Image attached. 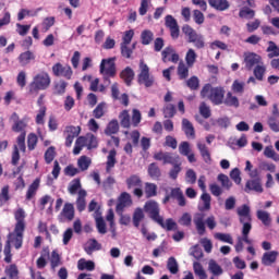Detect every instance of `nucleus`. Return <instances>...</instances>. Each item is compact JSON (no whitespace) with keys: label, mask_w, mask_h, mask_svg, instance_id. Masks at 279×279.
Listing matches in <instances>:
<instances>
[{"label":"nucleus","mask_w":279,"mask_h":279,"mask_svg":"<svg viewBox=\"0 0 279 279\" xmlns=\"http://www.w3.org/2000/svg\"><path fill=\"white\" fill-rule=\"evenodd\" d=\"M14 230L10 232L8 235L7 244H4L3 254H4V263H12V254H11V243H13L15 248H21L23 246V238L26 228V213L23 208H17L14 210Z\"/></svg>","instance_id":"1"},{"label":"nucleus","mask_w":279,"mask_h":279,"mask_svg":"<svg viewBox=\"0 0 279 279\" xmlns=\"http://www.w3.org/2000/svg\"><path fill=\"white\" fill-rule=\"evenodd\" d=\"M192 221L195 225L197 234L204 236L206 234L205 215L202 213H196L193 219L189 213H184L181 219H179V223L187 228L192 226Z\"/></svg>","instance_id":"2"},{"label":"nucleus","mask_w":279,"mask_h":279,"mask_svg":"<svg viewBox=\"0 0 279 279\" xmlns=\"http://www.w3.org/2000/svg\"><path fill=\"white\" fill-rule=\"evenodd\" d=\"M225 88L222 86L213 87L211 84H206L201 90L202 98H208L215 106L223 104Z\"/></svg>","instance_id":"3"},{"label":"nucleus","mask_w":279,"mask_h":279,"mask_svg":"<svg viewBox=\"0 0 279 279\" xmlns=\"http://www.w3.org/2000/svg\"><path fill=\"white\" fill-rule=\"evenodd\" d=\"M51 82L48 72H39L33 77L32 83L28 85V95H38V92L48 89Z\"/></svg>","instance_id":"4"},{"label":"nucleus","mask_w":279,"mask_h":279,"mask_svg":"<svg viewBox=\"0 0 279 279\" xmlns=\"http://www.w3.org/2000/svg\"><path fill=\"white\" fill-rule=\"evenodd\" d=\"M236 214L239 216V222L243 225L242 228V235H248L252 232L253 225H252V215L248 205H242L238 207Z\"/></svg>","instance_id":"5"},{"label":"nucleus","mask_w":279,"mask_h":279,"mask_svg":"<svg viewBox=\"0 0 279 279\" xmlns=\"http://www.w3.org/2000/svg\"><path fill=\"white\" fill-rule=\"evenodd\" d=\"M182 33L187 36L189 44L194 45L196 49H205L206 41L205 37L197 33V31H194L192 26L184 25L182 26Z\"/></svg>","instance_id":"6"},{"label":"nucleus","mask_w":279,"mask_h":279,"mask_svg":"<svg viewBox=\"0 0 279 279\" xmlns=\"http://www.w3.org/2000/svg\"><path fill=\"white\" fill-rule=\"evenodd\" d=\"M137 74V84L145 85L146 88H150L154 85V76L150 74V68L146 64L144 59L140 61Z\"/></svg>","instance_id":"7"},{"label":"nucleus","mask_w":279,"mask_h":279,"mask_svg":"<svg viewBox=\"0 0 279 279\" xmlns=\"http://www.w3.org/2000/svg\"><path fill=\"white\" fill-rule=\"evenodd\" d=\"M116 58H109V59H104L100 62L99 65V72L100 74L104 75V81L107 84H110V78L109 77H114L117 70H116Z\"/></svg>","instance_id":"8"},{"label":"nucleus","mask_w":279,"mask_h":279,"mask_svg":"<svg viewBox=\"0 0 279 279\" xmlns=\"http://www.w3.org/2000/svg\"><path fill=\"white\" fill-rule=\"evenodd\" d=\"M153 159L155 161H160L162 165H177L181 161L180 155L163 150L155 153Z\"/></svg>","instance_id":"9"},{"label":"nucleus","mask_w":279,"mask_h":279,"mask_svg":"<svg viewBox=\"0 0 279 279\" xmlns=\"http://www.w3.org/2000/svg\"><path fill=\"white\" fill-rule=\"evenodd\" d=\"M52 75L63 77L64 80H72L73 71L71 65H62L60 62L52 65Z\"/></svg>","instance_id":"10"},{"label":"nucleus","mask_w":279,"mask_h":279,"mask_svg":"<svg viewBox=\"0 0 279 279\" xmlns=\"http://www.w3.org/2000/svg\"><path fill=\"white\" fill-rule=\"evenodd\" d=\"M243 58L246 71H252L256 65H260L262 57L255 52L246 51Z\"/></svg>","instance_id":"11"},{"label":"nucleus","mask_w":279,"mask_h":279,"mask_svg":"<svg viewBox=\"0 0 279 279\" xmlns=\"http://www.w3.org/2000/svg\"><path fill=\"white\" fill-rule=\"evenodd\" d=\"M144 208L153 221L162 218V216H159L160 209L156 201H147Z\"/></svg>","instance_id":"12"},{"label":"nucleus","mask_w":279,"mask_h":279,"mask_svg":"<svg viewBox=\"0 0 279 279\" xmlns=\"http://www.w3.org/2000/svg\"><path fill=\"white\" fill-rule=\"evenodd\" d=\"M161 60L163 63L172 62L174 64L180 61V56L175 52L173 46H167L163 51H161Z\"/></svg>","instance_id":"13"},{"label":"nucleus","mask_w":279,"mask_h":279,"mask_svg":"<svg viewBox=\"0 0 279 279\" xmlns=\"http://www.w3.org/2000/svg\"><path fill=\"white\" fill-rule=\"evenodd\" d=\"M74 205L72 203H66L63 205L61 214H59L58 219L61 222H71L74 219Z\"/></svg>","instance_id":"14"},{"label":"nucleus","mask_w":279,"mask_h":279,"mask_svg":"<svg viewBox=\"0 0 279 279\" xmlns=\"http://www.w3.org/2000/svg\"><path fill=\"white\" fill-rule=\"evenodd\" d=\"M166 27L170 29V35L172 39H178L180 37V26L177 23L174 16L167 15L165 17Z\"/></svg>","instance_id":"15"},{"label":"nucleus","mask_w":279,"mask_h":279,"mask_svg":"<svg viewBox=\"0 0 279 279\" xmlns=\"http://www.w3.org/2000/svg\"><path fill=\"white\" fill-rule=\"evenodd\" d=\"M12 120H13V126H12V131L14 133H21V134H26V122L25 120H20V117L16 112H13L12 114Z\"/></svg>","instance_id":"16"},{"label":"nucleus","mask_w":279,"mask_h":279,"mask_svg":"<svg viewBox=\"0 0 279 279\" xmlns=\"http://www.w3.org/2000/svg\"><path fill=\"white\" fill-rule=\"evenodd\" d=\"M81 133V128L80 126H68L66 128V140L64 141V145L68 148H71L73 145V141L75 137H78Z\"/></svg>","instance_id":"17"},{"label":"nucleus","mask_w":279,"mask_h":279,"mask_svg":"<svg viewBox=\"0 0 279 279\" xmlns=\"http://www.w3.org/2000/svg\"><path fill=\"white\" fill-rule=\"evenodd\" d=\"M244 191H245V193H250L252 191H254L256 193H263V186H262L260 178L252 179V180L246 181Z\"/></svg>","instance_id":"18"},{"label":"nucleus","mask_w":279,"mask_h":279,"mask_svg":"<svg viewBox=\"0 0 279 279\" xmlns=\"http://www.w3.org/2000/svg\"><path fill=\"white\" fill-rule=\"evenodd\" d=\"M154 222L158 223L160 228H163L167 232L175 231L178 229V225L172 218H169L165 221L163 217H161L157 220H154Z\"/></svg>","instance_id":"19"},{"label":"nucleus","mask_w":279,"mask_h":279,"mask_svg":"<svg viewBox=\"0 0 279 279\" xmlns=\"http://www.w3.org/2000/svg\"><path fill=\"white\" fill-rule=\"evenodd\" d=\"M278 256V251L266 252L262 256V264L266 267L271 266L274 263L277 262Z\"/></svg>","instance_id":"20"},{"label":"nucleus","mask_w":279,"mask_h":279,"mask_svg":"<svg viewBox=\"0 0 279 279\" xmlns=\"http://www.w3.org/2000/svg\"><path fill=\"white\" fill-rule=\"evenodd\" d=\"M21 66H26L31 64L32 61L36 60V56L33 51H24L17 58Z\"/></svg>","instance_id":"21"},{"label":"nucleus","mask_w":279,"mask_h":279,"mask_svg":"<svg viewBox=\"0 0 279 279\" xmlns=\"http://www.w3.org/2000/svg\"><path fill=\"white\" fill-rule=\"evenodd\" d=\"M209 7L217 11H226L230 9V2L228 0H208Z\"/></svg>","instance_id":"22"},{"label":"nucleus","mask_w":279,"mask_h":279,"mask_svg":"<svg viewBox=\"0 0 279 279\" xmlns=\"http://www.w3.org/2000/svg\"><path fill=\"white\" fill-rule=\"evenodd\" d=\"M147 173L148 177L151 178L153 180H159L161 179L162 175L161 169L159 168L157 162H151L148 165Z\"/></svg>","instance_id":"23"},{"label":"nucleus","mask_w":279,"mask_h":279,"mask_svg":"<svg viewBox=\"0 0 279 279\" xmlns=\"http://www.w3.org/2000/svg\"><path fill=\"white\" fill-rule=\"evenodd\" d=\"M87 195H88V193L86 192V190L78 191V196L76 197L75 204H76V209L80 213H83L86 208V196Z\"/></svg>","instance_id":"24"},{"label":"nucleus","mask_w":279,"mask_h":279,"mask_svg":"<svg viewBox=\"0 0 279 279\" xmlns=\"http://www.w3.org/2000/svg\"><path fill=\"white\" fill-rule=\"evenodd\" d=\"M134 76H135V73L133 69L130 66H126V69H124L120 74L121 80H123L124 84H126L128 86L132 85Z\"/></svg>","instance_id":"25"},{"label":"nucleus","mask_w":279,"mask_h":279,"mask_svg":"<svg viewBox=\"0 0 279 279\" xmlns=\"http://www.w3.org/2000/svg\"><path fill=\"white\" fill-rule=\"evenodd\" d=\"M38 189H40V179L34 180L33 183L28 185L26 201L33 199L37 194Z\"/></svg>","instance_id":"26"},{"label":"nucleus","mask_w":279,"mask_h":279,"mask_svg":"<svg viewBox=\"0 0 279 279\" xmlns=\"http://www.w3.org/2000/svg\"><path fill=\"white\" fill-rule=\"evenodd\" d=\"M182 130L187 138H195V129L190 120H182Z\"/></svg>","instance_id":"27"},{"label":"nucleus","mask_w":279,"mask_h":279,"mask_svg":"<svg viewBox=\"0 0 279 279\" xmlns=\"http://www.w3.org/2000/svg\"><path fill=\"white\" fill-rule=\"evenodd\" d=\"M116 165H117V150L112 149L109 151V155H107L106 172L109 173L114 168Z\"/></svg>","instance_id":"28"},{"label":"nucleus","mask_w":279,"mask_h":279,"mask_svg":"<svg viewBox=\"0 0 279 279\" xmlns=\"http://www.w3.org/2000/svg\"><path fill=\"white\" fill-rule=\"evenodd\" d=\"M208 270L211 272L215 277H220L223 274V269L221 265H218V263L215 259H210L208 263Z\"/></svg>","instance_id":"29"},{"label":"nucleus","mask_w":279,"mask_h":279,"mask_svg":"<svg viewBox=\"0 0 279 279\" xmlns=\"http://www.w3.org/2000/svg\"><path fill=\"white\" fill-rule=\"evenodd\" d=\"M102 245L96 239L88 240V245L85 246V253L92 255L96 251H101Z\"/></svg>","instance_id":"30"},{"label":"nucleus","mask_w":279,"mask_h":279,"mask_svg":"<svg viewBox=\"0 0 279 279\" xmlns=\"http://www.w3.org/2000/svg\"><path fill=\"white\" fill-rule=\"evenodd\" d=\"M66 87H68V82L64 80L58 81L57 83H54L53 86V94L57 96H62L65 94L66 92Z\"/></svg>","instance_id":"31"},{"label":"nucleus","mask_w":279,"mask_h":279,"mask_svg":"<svg viewBox=\"0 0 279 279\" xmlns=\"http://www.w3.org/2000/svg\"><path fill=\"white\" fill-rule=\"evenodd\" d=\"M11 201L10 185H4L0 193V208Z\"/></svg>","instance_id":"32"},{"label":"nucleus","mask_w":279,"mask_h":279,"mask_svg":"<svg viewBox=\"0 0 279 279\" xmlns=\"http://www.w3.org/2000/svg\"><path fill=\"white\" fill-rule=\"evenodd\" d=\"M120 131V125H119V121L118 120H111L109 122V124H107L106 130H105V134L107 136H110L112 134H117Z\"/></svg>","instance_id":"33"},{"label":"nucleus","mask_w":279,"mask_h":279,"mask_svg":"<svg viewBox=\"0 0 279 279\" xmlns=\"http://www.w3.org/2000/svg\"><path fill=\"white\" fill-rule=\"evenodd\" d=\"M128 189L143 187V180L140 175H130L126 180Z\"/></svg>","instance_id":"34"},{"label":"nucleus","mask_w":279,"mask_h":279,"mask_svg":"<svg viewBox=\"0 0 279 279\" xmlns=\"http://www.w3.org/2000/svg\"><path fill=\"white\" fill-rule=\"evenodd\" d=\"M197 149H199L204 162L208 163L211 161L210 150H208V147L205 144L197 143Z\"/></svg>","instance_id":"35"},{"label":"nucleus","mask_w":279,"mask_h":279,"mask_svg":"<svg viewBox=\"0 0 279 279\" xmlns=\"http://www.w3.org/2000/svg\"><path fill=\"white\" fill-rule=\"evenodd\" d=\"M256 217L258 220L262 221L264 226L269 227L271 225L270 214H268L266 210L258 209L256 213Z\"/></svg>","instance_id":"36"},{"label":"nucleus","mask_w":279,"mask_h":279,"mask_svg":"<svg viewBox=\"0 0 279 279\" xmlns=\"http://www.w3.org/2000/svg\"><path fill=\"white\" fill-rule=\"evenodd\" d=\"M81 187H82L81 180L76 178L73 181H70L68 186V192L70 193V195H75V194H78L81 190H83Z\"/></svg>","instance_id":"37"},{"label":"nucleus","mask_w":279,"mask_h":279,"mask_svg":"<svg viewBox=\"0 0 279 279\" xmlns=\"http://www.w3.org/2000/svg\"><path fill=\"white\" fill-rule=\"evenodd\" d=\"M76 165L78 166V169L81 171H86L89 169L92 165V159L86 155H82L77 160Z\"/></svg>","instance_id":"38"},{"label":"nucleus","mask_w":279,"mask_h":279,"mask_svg":"<svg viewBox=\"0 0 279 279\" xmlns=\"http://www.w3.org/2000/svg\"><path fill=\"white\" fill-rule=\"evenodd\" d=\"M197 53L194 51L193 48H190L189 51L185 53V64H187L189 68H193L195 62L197 61Z\"/></svg>","instance_id":"39"},{"label":"nucleus","mask_w":279,"mask_h":279,"mask_svg":"<svg viewBox=\"0 0 279 279\" xmlns=\"http://www.w3.org/2000/svg\"><path fill=\"white\" fill-rule=\"evenodd\" d=\"M189 69H192V66H189L183 61L179 62L178 71H177L179 80H185L189 77Z\"/></svg>","instance_id":"40"},{"label":"nucleus","mask_w":279,"mask_h":279,"mask_svg":"<svg viewBox=\"0 0 279 279\" xmlns=\"http://www.w3.org/2000/svg\"><path fill=\"white\" fill-rule=\"evenodd\" d=\"M96 265L95 262L93 260H86V259H80L78 260V270L83 271V270H87V271H93L95 270Z\"/></svg>","instance_id":"41"},{"label":"nucleus","mask_w":279,"mask_h":279,"mask_svg":"<svg viewBox=\"0 0 279 279\" xmlns=\"http://www.w3.org/2000/svg\"><path fill=\"white\" fill-rule=\"evenodd\" d=\"M201 199L203 202V206L199 208L201 211H208L211 208V196L210 194L204 192L201 195Z\"/></svg>","instance_id":"42"},{"label":"nucleus","mask_w":279,"mask_h":279,"mask_svg":"<svg viewBox=\"0 0 279 279\" xmlns=\"http://www.w3.org/2000/svg\"><path fill=\"white\" fill-rule=\"evenodd\" d=\"M222 104L228 107L239 108V99L236 96H232L231 92L227 93L226 99H222Z\"/></svg>","instance_id":"43"},{"label":"nucleus","mask_w":279,"mask_h":279,"mask_svg":"<svg viewBox=\"0 0 279 279\" xmlns=\"http://www.w3.org/2000/svg\"><path fill=\"white\" fill-rule=\"evenodd\" d=\"M157 190H158V186L156 184L146 182L145 183L146 198L150 199L151 197H156L157 196Z\"/></svg>","instance_id":"44"},{"label":"nucleus","mask_w":279,"mask_h":279,"mask_svg":"<svg viewBox=\"0 0 279 279\" xmlns=\"http://www.w3.org/2000/svg\"><path fill=\"white\" fill-rule=\"evenodd\" d=\"M154 40V33L149 29H145V31H142V34H141V41H142V45H150Z\"/></svg>","instance_id":"45"},{"label":"nucleus","mask_w":279,"mask_h":279,"mask_svg":"<svg viewBox=\"0 0 279 279\" xmlns=\"http://www.w3.org/2000/svg\"><path fill=\"white\" fill-rule=\"evenodd\" d=\"M145 219L144 210L136 208L133 215V225L135 228H140V223Z\"/></svg>","instance_id":"46"},{"label":"nucleus","mask_w":279,"mask_h":279,"mask_svg":"<svg viewBox=\"0 0 279 279\" xmlns=\"http://www.w3.org/2000/svg\"><path fill=\"white\" fill-rule=\"evenodd\" d=\"M182 171V162L172 163L171 170L168 172V177L172 180H177L178 174Z\"/></svg>","instance_id":"47"},{"label":"nucleus","mask_w":279,"mask_h":279,"mask_svg":"<svg viewBox=\"0 0 279 279\" xmlns=\"http://www.w3.org/2000/svg\"><path fill=\"white\" fill-rule=\"evenodd\" d=\"M167 269L172 275H177L180 271L175 257L171 256L170 258H168V260H167Z\"/></svg>","instance_id":"48"},{"label":"nucleus","mask_w":279,"mask_h":279,"mask_svg":"<svg viewBox=\"0 0 279 279\" xmlns=\"http://www.w3.org/2000/svg\"><path fill=\"white\" fill-rule=\"evenodd\" d=\"M245 172H248V175L251 179H259V170L254 169L253 170V163L250 160L245 161Z\"/></svg>","instance_id":"49"},{"label":"nucleus","mask_w":279,"mask_h":279,"mask_svg":"<svg viewBox=\"0 0 279 279\" xmlns=\"http://www.w3.org/2000/svg\"><path fill=\"white\" fill-rule=\"evenodd\" d=\"M177 113L175 106L173 104H167L163 107V117L165 119H173Z\"/></svg>","instance_id":"50"},{"label":"nucleus","mask_w":279,"mask_h":279,"mask_svg":"<svg viewBox=\"0 0 279 279\" xmlns=\"http://www.w3.org/2000/svg\"><path fill=\"white\" fill-rule=\"evenodd\" d=\"M268 45H269L267 48L268 58L274 59L279 57V47L277 46V44L274 41H268Z\"/></svg>","instance_id":"51"},{"label":"nucleus","mask_w":279,"mask_h":279,"mask_svg":"<svg viewBox=\"0 0 279 279\" xmlns=\"http://www.w3.org/2000/svg\"><path fill=\"white\" fill-rule=\"evenodd\" d=\"M87 149H97L98 138L96 135L88 133L86 134Z\"/></svg>","instance_id":"52"},{"label":"nucleus","mask_w":279,"mask_h":279,"mask_svg":"<svg viewBox=\"0 0 279 279\" xmlns=\"http://www.w3.org/2000/svg\"><path fill=\"white\" fill-rule=\"evenodd\" d=\"M119 119H121V126L123 129L129 130L131 126V121H130V114L128 110H124L121 112V114H119Z\"/></svg>","instance_id":"53"},{"label":"nucleus","mask_w":279,"mask_h":279,"mask_svg":"<svg viewBox=\"0 0 279 279\" xmlns=\"http://www.w3.org/2000/svg\"><path fill=\"white\" fill-rule=\"evenodd\" d=\"M239 16L245 20H253L255 16V11L250 9L248 7H244L239 11Z\"/></svg>","instance_id":"54"},{"label":"nucleus","mask_w":279,"mask_h":279,"mask_svg":"<svg viewBox=\"0 0 279 279\" xmlns=\"http://www.w3.org/2000/svg\"><path fill=\"white\" fill-rule=\"evenodd\" d=\"M44 158L46 165L52 163L53 159L56 158V147L50 146L48 150L45 151Z\"/></svg>","instance_id":"55"},{"label":"nucleus","mask_w":279,"mask_h":279,"mask_svg":"<svg viewBox=\"0 0 279 279\" xmlns=\"http://www.w3.org/2000/svg\"><path fill=\"white\" fill-rule=\"evenodd\" d=\"M38 143V137L35 133H31L27 135V149L35 150Z\"/></svg>","instance_id":"56"},{"label":"nucleus","mask_w":279,"mask_h":279,"mask_svg":"<svg viewBox=\"0 0 279 279\" xmlns=\"http://www.w3.org/2000/svg\"><path fill=\"white\" fill-rule=\"evenodd\" d=\"M199 114L203 117V119H210V117H211L210 107L207 106V104L205 101L201 102Z\"/></svg>","instance_id":"57"},{"label":"nucleus","mask_w":279,"mask_h":279,"mask_svg":"<svg viewBox=\"0 0 279 279\" xmlns=\"http://www.w3.org/2000/svg\"><path fill=\"white\" fill-rule=\"evenodd\" d=\"M267 124L274 133H279V120L276 117H268Z\"/></svg>","instance_id":"58"},{"label":"nucleus","mask_w":279,"mask_h":279,"mask_svg":"<svg viewBox=\"0 0 279 279\" xmlns=\"http://www.w3.org/2000/svg\"><path fill=\"white\" fill-rule=\"evenodd\" d=\"M218 181L220 182L222 189L230 190L232 186V182L230 181L229 177L223 173L218 175Z\"/></svg>","instance_id":"59"},{"label":"nucleus","mask_w":279,"mask_h":279,"mask_svg":"<svg viewBox=\"0 0 279 279\" xmlns=\"http://www.w3.org/2000/svg\"><path fill=\"white\" fill-rule=\"evenodd\" d=\"M266 74V66L265 65H256L254 68V76L257 81H263Z\"/></svg>","instance_id":"60"},{"label":"nucleus","mask_w":279,"mask_h":279,"mask_svg":"<svg viewBox=\"0 0 279 279\" xmlns=\"http://www.w3.org/2000/svg\"><path fill=\"white\" fill-rule=\"evenodd\" d=\"M50 264L52 269L58 268L61 265L60 255L56 250L51 252Z\"/></svg>","instance_id":"61"},{"label":"nucleus","mask_w":279,"mask_h":279,"mask_svg":"<svg viewBox=\"0 0 279 279\" xmlns=\"http://www.w3.org/2000/svg\"><path fill=\"white\" fill-rule=\"evenodd\" d=\"M4 274L9 277V279H19V269L16 265H10L7 270H4Z\"/></svg>","instance_id":"62"},{"label":"nucleus","mask_w":279,"mask_h":279,"mask_svg":"<svg viewBox=\"0 0 279 279\" xmlns=\"http://www.w3.org/2000/svg\"><path fill=\"white\" fill-rule=\"evenodd\" d=\"M186 85L191 90H197L199 89V80L197 76H191L187 81H186Z\"/></svg>","instance_id":"63"},{"label":"nucleus","mask_w":279,"mask_h":279,"mask_svg":"<svg viewBox=\"0 0 279 279\" xmlns=\"http://www.w3.org/2000/svg\"><path fill=\"white\" fill-rule=\"evenodd\" d=\"M25 138H26V133H22L19 135L16 140L17 145H14V146H17L19 151H22V153L26 151Z\"/></svg>","instance_id":"64"}]
</instances>
